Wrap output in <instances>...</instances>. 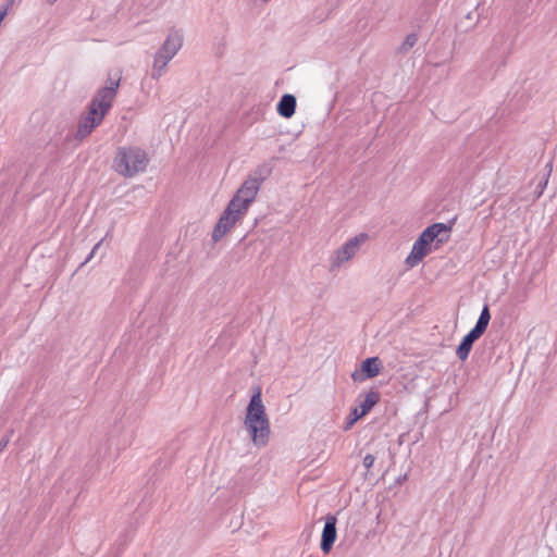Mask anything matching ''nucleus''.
Here are the masks:
<instances>
[{
  "label": "nucleus",
  "instance_id": "f257e3e1",
  "mask_svg": "<svg viewBox=\"0 0 557 557\" xmlns=\"http://www.w3.org/2000/svg\"><path fill=\"white\" fill-rule=\"evenodd\" d=\"M244 425L253 445L263 447L269 443L271 424L262 399V388L259 385L253 388L246 408Z\"/></svg>",
  "mask_w": 557,
  "mask_h": 557
},
{
  "label": "nucleus",
  "instance_id": "f03ea898",
  "mask_svg": "<svg viewBox=\"0 0 557 557\" xmlns=\"http://www.w3.org/2000/svg\"><path fill=\"white\" fill-rule=\"evenodd\" d=\"M121 76L115 73L110 77V85L100 89L91 101L88 113L84 116L77 127L76 137H87L98 126L112 106L116 90L120 86Z\"/></svg>",
  "mask_w": 557,
  "mask_h": 557
},
{
  "label": "nucleus",
  "instance_id": "7ed1b4c3",
  "mask_svg": "<svg viewBox=\"0 0 557 557\" xmlns=\"http://www.w3.org/2000/svg\"><path fill=\"white\" fill-rule=\"evenodd\" d=\"M148 164V157L145 150L137 147L119 148L115 159V170L124 176H134L145 171Z\"/></svg>",
  "mask_w": 557,
  "mask_h": 557
},
{
  "label": "nucleus",
  "instance_id": "20e7f679",
  "mask_svg": "<svg viewBox=\"0 0 557 557\" xmlns=\"http://www.w3.org/2000/svg\"><path fill=\"white\" fill-rule=\"evenodd\" d=\"M369 239L368 234L360 233L344 243L335 252L331 261V269H337L350 261Z\"/></svg>",
  "mask_w": 557,
  "mask_h": 557
},
{
  "label": "nucleus",
  "instance_id": "39448f33",
  "mask_svg": "<svg viewBox=\"0 0 557 557\" xmlns=\"http://www.w3.org/2000/svg\"><path fill=\"white\" fill-rule=\"evenodd\" d=\"M246 212L239 208L233 207L228 202L227 207L220 216L214 230L212 232V239L219 242L227 232H230L235 224L245 216Z\"/></svg>",
  "mask_w": 557,
  "mask_h": 557
},
{
  "label": "nucleus",
  "instance_id": "423d86ee",
  "mask_svg": "<svg viewBox=\"0 0 557 557\" xmlns=\"http://www.w3.org/2000/svg\"><path fill=\"white\" fill-rule=\"evenodd\" d=\"M259 187L260 184L257 178H247L231 199L230 203L247 213L250 205L258 195Z\"/></svg>",
  "mask_w": 557,
  "mask_h": 557
},
{
  "label": "nucleus",
  "instance_id": "0eeeda50",
  "mask_svg": "<svg viewBox=\"0 0 557 557\" xmlns=\"http://www.w3.org/2000/svg\"><path fill=\"white\" fill-rule=\"evenodd\" d=\"M182 36L177 32H173L168 36L165 42L162 45L154 57L153 67L154 70L158 69L159 74L168 65L170 60L177 53L182 47Z\"/></svg>",
  "mask_w": 557,
  "mask_h": 557
},
{
  "label": "nucleus",
  "instance_id": "6e6552de",
  "mask_svg": "<svg viewBox=\"0 0 557 557\" xmlns=\"http://www.w3.org/2000/svg\"><path fill=\"white\" fill-rule=\"evenodd\" d=\"M451 225L434 223L428 226L419 236L421 243L425 242L434 249L440 248L450 239Z\"/></svg>",
  "mask_w": 557,
  "mask_h": 557
},
{
  "label": "nucleus",
  "instance_id": "1a4fd4ad",
  "mask_svg": "<svg viewBox=\"0 0 557 557\" xmlns=\"http://www.w3.org/2000/svg\"><path fill=\"white\" fill-rule=\"evenodd\" d=\"M380 400V394L371 391L367 394L364 400L351 411V419L348 426H351L356 421L366 416Z\"/></svg>",
  "mask_w": 557,
  "mask_h": 557
},
{
  "label": "nucleus",
  "instance_id": "9d476101",
  "mask_svg": "<svg viewBox=\"0 0 557 557\" xmlns=\"http://www.w3.org/2000/svg\"><path fill=\"white\" fill-rule=\"evenodd\" d=\"M434 250V247H431L425 242L421 243V238L419 237L412 248L408 257L406 258V264L410 268L418 265L424 257L431 253Z\"/></svg>",
  "mask_w": 557,
  "mask_h": 557
},
{
  "label": "nucleus",
  "instance_id": "9b49d317",
  "mask_svg": "<svg viewBox=\"0 0 557 557\" xmlns=\"http://www.w3.org/2000/svg\"><path fill=\"white\" fill-rule=\"evenodd\" d=\"M336 540V518L329 516L326 518L321 540V549L327 554Z\"/></svg>",
  "mask_w": 557,
  "mask_h": 557
},
{
  "label": "nucleus",
  "instance_id": "f8f14e48",
  "mask_svg": "<svg viewBox=\"0 0 557 557\" xmlns=\"http://www.w3.org/2000/svg\"><path fill=\"white\" fill-rule=\"evenodd\" d=\"M482 336L481 333L479 332H475V330H471L465 337L461 341L460 345L458 346L457 350H456V354L458 356V358L461 360V361H465L470 351H471V348H472V345L473 343L480 338Z\"/></svg>",
  "mask_w": 557,
  "mask_h": 557
},
{
  "label": "nucleus",
  "instance_id": "ddd939ff",
  "mask_svg": "<svg viewBox=\"0 0 557 557\" xmlns=\"http://www.w3.org/2000/svg\"><path fill=\"white\" fill-rule=\"evenodd\" d=\"M296 109V98L293 95H284L277 103V112L281 116L289 119Z\"/></svg>",
  "mask_w": 557,
  "mask_h": 557
},
{
  "label": "nucleus",
  "instance_id": "4468645a",
  "mask_svg": "<svg viewBox=\"0 0 557 557\" xmlns=\"http://www.w3.org/2000/svg\"><path fill=\"white\" fill-rule=\"evenodd\" d=\"M361 371L366 374V377H374L379 375L381 371V361L377 357L367 358L361 363Z\"/></svg>",
  "mask_w": 557,
  "mask_h": 557
},
{
  "label": "nucleus",
  "instance_id": "2eb2a0df",
  "mask_svg": "<svg viewBox=\"0 0 557 557\" xmlns=\"http://www.w3.org/2000/svg\"><path fill=\"white\" fill-rule=\"evenodd\" d=\"M490 320H491V313H490L488 307L485 306L483 308V310L481 311V314H480L473 330H475V332H479L483 335V333L487 329Z\"/></svg>",
  "mask_w": 557,
  "mask_h": 557
},
{
  "label": "nucleus",
  "instance_id": "dca6fc26",
  "mask_svg": "<svg viewBox=\"0 0 557 557\" xmlns=\"http://www.w3.org/2000/svg\"><path fill=\"white\" fill-rule=\"evenodd\" d=\"M417 40H418V37H417V35H416V34H410V35H408V36L406 37V39H405V41H404L403 46H401V49H403L404 51L409 50L410 48H412V47L416 45Z\"/></svg>",
  "mask_w": 557,
  "mask_h": 557
},
{
  "label": "nucleus",
  "instance_id": "f3484780",
  "mask_svg": "<svg viewBox=\"0 0 557 557\" xmlns=\"http://www.w3.org/2000/svg\"><path fill=\"white\" fill-rule=\"evenodd\" d=\"M374 461H375V457L371 454H368L364 456L363 458V466L367 470L371 469L372 466L374 465Z\"/></svg>",
  "mask_w": 557,
  "mask_h": 557
},
{
  "label": "nucleus",
  "instance_id": "a211bd4d",
  "mask_svg": "<svg viewBox=\"0 0 557 557\" xmlns=\"http://www.w3.org/2000/svg\"><path fill=\"white\" fill-rule=\"evenodd\" d=\"M354 380H358L357 373L352 374Z\"/></svg>",
  "mask_w": 557,
  "mask_h": 557
}]
</instances>
